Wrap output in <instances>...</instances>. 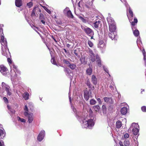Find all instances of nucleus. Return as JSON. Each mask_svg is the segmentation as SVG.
Segmentation results:
<instances>
[{
  "label": "nucleus",
  "instance_id": "45",
  "mask_svg": "<svg viewBox=\"0 0 146 146\" xmlns=\"http://www.w3.org/2000/svg\"><path fill=\"white\" fill-rule=\"evenodd\" d=\"M141 109L143 112H146V107L145 106H143L141 108Z\"/></svg>",
  "mask_w": 146,
  "mask_h": 146
},
{
  "label": "nucleus",
  "instance_id": "48",
  "mask_svg": "<svg viewBox=\"0 0 146 146\" xmlns=\"http://www.w3.org/2000/svg\"><path fill=\"white\" fill-rule=\"evenodd\" d=\"M7 61L9 64H12V61L11 58H7Z\"/></svg>",
  "mask_w": 146,
  "mask_h": 146
},
{
  "label": "nucleus",
  "instance_id": "4",
  "mask_svg": "<svg viewBox=\"0 0 146 146\" xmlns=\"http://www.w3.org/2000/svg\"><path fill=\"white\" fill-rule=\"evenodd\" d=\"M83 124L84 127L86 128H89L92 127L94 125L93 120L90 119L85 122L83 121Z\"/></svg>",
  "mask_w": 146,
  "mask_h": 146
},
{
  "label": "nucleus",
  "instance_id": "34",
  "mask_svg": "<svg viewBox=\"0 0 146 146\" xmlns=\"http://www.w3.org/2000/svg\"><path fill=\"white\" fill-rule=\"evenodd\" d=\"M36 10V7H35L31 13V16H34L35 15V12Z\"/></svg>",
  "mask_w": 146,
  "mask_h": 146
},
{
  "label": "nucleus",
  "instance_id": "36",
  "mask_svg": "<svg viewBox=\"0 0 146 146\" xmlns=\"http://www.w3.org/2000/svg\"><path fill=\"white\" fill-rule=\"evenodd\" d=\"M104 99L105 102L108 103L111 99V98L108 97H104Z\"/></svg>",
  "mask_w": 146,
  "mask_h": 146
},
{
  "label": "nucleus",
  "instance_id": "41",
  "mask_svg": "<svg viewBox=\"0 0 146 146\" xmlns=\"http://www.w3.org/2000/svg\"><path fill=\"white\" fill-rule=\"evenodd\" d=\"M18 118L19 119V120L21 122L24 123L25 122L26 120L25 119L23 118H21L19 117H18Z\"/></svg>",
  "mask_w": 146,
  "mask_h": 146
},
{
  "label": "nucleus",
  "instance_id": "18",
  "mask_svg": "<svg viewBox=\"0 0 146 146\" xmlns=\"http://www.w3.org/2000/svg\"><path fill=\"white\" fill-rule=\"evenodd\" d=\"M133 134L134 135H136L139 132V130L136 127H134L132 130Z\"/></svg>",
  "mask_w": 146,
  "mask_h": 146
},
{
  "label": "nucleus",
  "instance_id": "64",
  "mask_svg": "<svg viewBox=\"0 0 146 146\" xmlns=\"http://www.w3.org/2000/svg\"><path fill=\"white\" fill-rule=\"evenodd\" d=\"M119 145H120V146H121V145H123V143H122V142H119Z\"/></svg>",
  "mask_w": 146,
  "mask_h": 146
},
{
  "label": "nucleus",
  "instance_id": "3",
  "mask_svg": "<svg viewBox=\"0 0 146 146\" xmlns=\"http://www.w3.org/2000/svg\"><path fill=\"white\" fill-rule=\"evenodd\" d=\"M0 72L3 75L5 76H8L9 74L8 69L3 65L0 66Z\"/></svg>",
  "mask_w": 146,
  "mask_h": 146
},
{
  "label": "nucleus",
  "instance_id": "20",
  "mask_svg": "<svg viewBox=\"0 0 146 146\" xmlns=\"http://www.w3.org/2000/svg\"><path fill=\"white\" fill-rule=\"evenodd\" d=\"M24 110L25 111L24 112V115L25 116H27L28 115L29 113L28 112L29 111L28 107L26 105L25 106Z\"/></svg>",
  "mask_w": 146,
  "mask_h": 146
},
{
  "label": "nucleus",
  "instance_id": "31",
  "mask_svg": "<svg viewBox=\"0 0 146 146\" xmlns=\"http://www.w3.org/2000/svg\"><path fill=\"white\" fill-rule=\"evenodd\" d=\"M90 104L91 105H94L96 103V101L94 99H91L90 101Z\"/></svg>",
  "mask_w": 146,
  "mask_h": 146
},
{
  "label": "nucleus",
  "instance_id": "22",
  "mask_svg": "<svg viewBox=\"0 0 146 146\" xmlns=\"http://www.w3.org/2000/svg\"><path fill=\"white\" fill-rule=\"evenodd\" d=\"M93 108L96 112L98 111L100 109V108L98 105L94 106H93Z\"/></svg>",
  "mask_w": 146,
  "mask_h": 146
},
{
  "label": "nucleus",
  "instance_id": "15",
  "mask_svg": "<svg viewBox=\"0 0 146 146\" xmlns=\"http://www.w3.org/2000/svg\"><path fill=\"white\" fill-rule=\"evenodd\" d=\"M127 108L125 107L122 108L121 110V112L123 115L125 114L127 112Z\"/></svg>",
  "mask_w": 146,
  "mask_h": 146
},
{
  "label": "nucleus",
  "instance_id": "56",
  "mask_svg": "<svg viewBox=\"0 0 146 146\" xmlns=\"http://www.w3.org/2000/svg\"><path fill=\"white\" fill-rule=\"evenodd\" d=\"M99 44H103V43H104V42L102 40H100L99 41Z\"/></svg>",
  "mask_w": 146,
  "mask_h": 146
},
{
  "label": "nucleus",
  "instance_id": "7",
  "mask_svg": "<svg viewBox=\"0 0 146 146\" xmlns=\"http://www.w3.org/2000/svg\"><path fill=\"white\" fill-rule=\"evenodd\" d=\"M29 122V123H31L34 119V117L33 114L30 112L28 115L27 116Z\"/></svg>",
  "mask_w": 146,
  "mask_h": 146
},
{
  "label": "nucleus",
  "instance_id": "16",
  "mask_svg": "<svg viewBox=\"0 0 146 146\" xmlns=\"http://www.w3.org/2000/svg\"><path fill=\"white\" fill-rule=\"evenodd\" d=\"M66 16L68 17L71 19H73L74 18L73 15L71 11L70 10L67 11L66 13Z\"/></svg>",
  "mask_w": 146,
  "mask_h": 146
},
{
  "label": "nucleus",
  "instance_id": "63",
  "mask_svg": "<svg viewBox=\"0 0 146 146\" xmlns=\"http://www.w3.org/2000/svg\"><path fill=\"white\" fill-rule=\"evenodd\" d=\"M63 50H64V52L66 53H67V50H66L65 49V48H64L63 49Z\"/></svg>",
  "mask_w": 146,
  "mask_h": 146
},
{
  "label": "nucleus",
  "instance_id": "24",
  "mask_svg": "<svg viewBox=\"0 0 146 146\" xmlns=\"http://www.w3.org/2000/svg\"><path fill=\"white\" fill-rule=\"evenodd\" d=\"M68 67L72 70H74L76 68V66L75 64L70 63Z\"/></svg>",
  "mask_w": 146,
  "mask_h": 146
},
{
  "label": "nucleus",
  "instance_id": "33",
  "mask_svg": "<svg viewBox=\"0 0 146 146\" xmlns=\"http://www.w3.org/2000/svg\"><path fill=\"white\" fill-rule=\"evenodd\" d=\"M90 60L92 62H94L95 61V55H90Z\"/></svg>",
  "mask_w": 146,
  "mask_h": 146
},
{
  "label": "nucleus",
  "instance_id": "28",
  "mask_svg": "<svg viewBox=\"0 0 146 146\" xmlns=\"http://www.w3.org/2000/svg\"><path fill=\"white\" fill-rule=\"evenodd\" d=\"M84 97L85 100L86 101L88 100L89 98V94L88 93H84Z\"/></svg>",
  "mask_w": 146,
  "mask_h": 146
},
{
  "label": "nucleus",
  "instance_id": "42",
  "mask_svg": "<svg viewBox=\"0 0 146 146\" xmlns=\"http://www.w3.org/2000/svg\"><path fill=\"white\" fill-rule=\"evenodd\" d=\"M89 115L91 117H93V112L91 108L89 109Z\"/></svg>",
  "mask_w": 146,
  "mask_h": 146
},
{
  "label": "nucleus",
  "instance_id": "11",
  "mask_svg": "<svg viewBox=\"0 0 146 146\" xmlns=\"http://www.w3.org/2000/svg\"><path fill=\"white\" fill-rule=\"evenodd\" d=\"M85 32L88 34H92L93 33L92 30L90 28L87 27L84 29Z\"/></svg>",
  "mask_w": 146,
  "mask_h": 146
},
{
  "label": "nucleus",
  "instance_id": "51",
  "mask_svg": "<svg viewBox=\"0 0 146 146\" xmlns=\"http://www.w3.org/2000/svg\"><path fill=\"white\" fill-rule=\"evenodd\" d=\"M40 18L41 19H42L44 18V16L42 14L40 13L39 16Z\"/></svg>",
  "mask_w": 146,
  "mask_h": 146
},
{
  "label": "nucleus",
  "instance_id": "49",
  "mask_svg": "<svg viewBox=\"0 0 146 146\" xmlns=\"http://www.w3.org/2000/svg\"><path fill=\"white\" fill-rule=\"evenodd\" d=\"M97 101L98 102L99 104L101 105L102 104V102L101 101V99L100 98H98L97 99Z\"/></svg>",
  "mask_w": 146,
  "mask_h": 146
},
{
  "label": "nucleus",
  "instance_id": "14",
  "mask_svg": "<svg viewBox=\"0 0 146 146\" xmlns=\"http://www.w3.org/2000/svg\"><path fill=\"white\" fill-rule=\"evenodd\" d=\"M5 133L4 130L0 129V137L1 139H3L5 136Z\"/></svg>",
  "mask_w": 146,
  "mask_h": 146
},
{
  "label": "nucleus",
  "instance_id": "1",
  "mask_svg": "<svg viewBox=\"0 0 146 146\" xmlns=\"http://www.w3.org/2000/svg\"><path fill=\"white\" fill-rule=\"evenodd\" d=\"M1 43L2 45L1 48L2 54L7 58L8 55L10 54V53L7 48V41L5 40L4 42H2Z\"/></svg>",
  "mask_w": 146,
  "mask_h": 146
},
{
  "label": "nucleus",
  "instance_id": "52",
  "mask_svg": "<svg viewBox=\"0 0 146 146\" xmlns=\"http://www.w3.org/2000/svg\"><path fill=\"white\" fill-rule=\"evenodd\" d=\"M124 138H127L129 137V134L127 133H125L124 135Z\"/></svg>",
  "mask_w": 146,
  "mask_h": 146
},
{
  "label": "nucleus",
  "instance_id": "61",
  "mask_svg": "<svg viewBox=\"0 0 146 146\" xmlns=\"http://www.w3.org/2000/svg\"><path fill=\"white\" fill-rule=\"evenodd\" d=\"M41 22H42V23L43 24H45V21H44L43 20H41Z\"/></svg>",
  "mask_w": 146,
  "mask_h": 146
},
{
  "label": "nucleus",
  "instance_id": "59",
  "mask_svg": "<svg viewBox=\"0 0 146 146\" xmlns=\"http://www.w3.org/2000/svg\"><path fill=\"white\" fill-rule=\"evenodd\" d=\"M13 68H14V69H17V68L16 66L14 64L13 65Z\"/></svg>",
  "mask_w": 146,
  "mask_h": 146
},
{
  "label": "nucleus",
  "instance_id": "8",
  "mask_svg": "<svg viewBox=\"0 0 146 146\" xmlns=\"http://www.w3.org/2000/svg\"><path fill=\"white\" fill-rule=\"evenodd\" d=\"M109 30L110 32H115L116 29L115 24L109 25Z\"/></svg>",
  "mask_w": 146,
  "mask_h": 146
},
{
  "label": "nucleus",
  "instance_id": "46",
  "mask_svg": "<svg viewBox=\"0 0 146 146\" xmlns=\"http://www.w3.org/2000/svg\"><path fill=\"white\" fill-rule=\"evenodd\" d=\"M89 52L90 54V55H94V53H93L92 50L90 49H89Z\"/></svg>",
  "mask_w": 146,
  "mask_h": 146
},
{
  "label": "nucleus",
  "instance_id": "43",
  "mask_svg": "<svg viewBox=\"0 0 146 146\" xmlns=\"http://www.w3.org/2000/svg\"><path fill=\"white\" fill-rule=\"evenodd\" d=\"M87 85L88 86V87L90 88H91L92 85H91V83L89 81H87L86 83Z\"/></svg>",
  "mask_w": 146,
  "mask_h": 146
},
{
  "label": "nucleus",
  "instance_id": "10",
  "mask_svg": "<svg viewBox=\"0 0 146 146\" xmlns=\"http://www.w3.org/2000/svg\"><path fill=\"white\" fill-rule=\"evenodd\" d=\"M91 80L94 84L96 85L97 84V79L95 75H92L91 78Z\"/></svg>",
  "mask_w": 146,
  "mask_h": 146
},
{
  "label": "nucleus",
  "instance_id": "60",
  "mask_svg": "<svg viewBox=\"0 0 146 146\" xmlns=\"http://www.w3.org/2000/svg\"><path fill=\"white\" fill-rule=\"evenodd\" d=\"M70 46V45L69 44H66V46L68 48H69Z\"/></svg>",
  "mask_w": 146,
  "mask_h": 146
},
{
  "label": "nucleus",
  "instance_id": "6",
  "mask_svg": "<svg viewBox=\"0 0 146 146\" xmlns=\"http://www.w3.org/2000/svg\"><path fill=\"white\" fill-rule=\"evenodd\" d=\"M45 132L44 130L41 131L39 133L37 137V140L39 141H41L44 138Z\"/></svg>",
  "mask_w": 146,
  "mask_h": 146
},
{
  "label": "nucleus",
  "instance_id": "5",
  "mask_svg": "<svg viewBox=\"0 0 146 146\" xmlns=\"http://www.w3.org/2000/svg\"><path fill=\"white\" fill-rule=\"evenodd\" d=\"M5 40L7 41L6 39L4 38L3 29L1 27H0V42L1 43L2 42H4Z\"/></svg>",
  "mask_w": 146,
  "mask_h": 146
},
{
  "label": "nucleus",
  "instance_id": "32",
  "mask_svg": "<svg viewBox=\"0 0 146 146\" xmlns=\"http://www.w3.org/2000/svg\"><path fill=\"white\" fill-rule=\"evenodd\" d=\"M64 71L68 74H69L70 73V70L67 68H65Z\"/></svg>",
  "mask_w": 146,
  "mask_h": 146
},
{
  "label": "nucleus",
  "instance_id": "53",
  "mask_svg": "<svg viewBox=\"0 0 146 146\" xmlns=\"http://www.w3.org/2000/svg\"><path fill=\"white\" fill-rule=\"evenodd\" d=\"M45 10L49 14H50L51 13V11L49 9L46 8V9H45Z\"/></svg>",
  "mask_w": 146,
  "mask_h": 146
},
{
  "label": "nucleus",
  "instance_id": "29",
  "mask_svg": "<svg viewBox=\"0 0 146 146\" xmlns=\"http://www.w3.org/2000/svg\"><path fill=\"white\" fill-rule=\"evenodd\" d=\"M79 50L78 49H75L74 51V53L78 57H80V56L78 55Z\"/></svg>",
  "mask_w": 146,
  "mask_h": 146
},
{
  "label": "nucleus",
  "instance_id": "17",
  "mask_svg": "<svg viewBox=\"0 0 146 146\" xmlns=\"http://www.w3.org/2000/svg\"><path fill=\"white\" fill-rule=\"evenodd\" d=\"M109 36L112 40H113L114 39L115 37V35L114 34V32H110L109 34Z\"/></svg>",
  "mask_w": 146,
  "mask_h": 146
},
{
  "label": "nucleus",
  "instance_id": "30",
  "mask_svg": "<svg viewBox=\"0 0 146 146\" xmlns=\"http://www.w3.org/2000/svg\"><path fill=\"white\" fill-rule=\"evenodd\" d=\"M63 63L66 64L68 67L69 65H70V62L67 60H66L65 59H64L63 60Z\"/></svg>",
  "mask_w": 146,
  "mask_h": 146
},
{
  "label": "nucleus",
  "instance_id": "54",
  "mask_svg": "<svg viewBox=\"0 0 146 146\" xmlns=\"http://www.w3.org/2000/svg\"><path fill=\"white\" fill-rule=\"evenodd\" d=\"M7 92V94L9 96H11V93L9 91V90Z\"/></svg>",
  "mask_w": 146,
  "mask_h": 146
},
{
  "label": "nucleus",
  "instance_id": "38",
  "mask_svg": "<svg viewBox=\"0 0 146 146\" xmlns=\"http://www.w3.org/2000/svg\"><path fill=\"white\" fill-rule=\"evenodd\" d=\"M27 5L28 6L29 8H30L33 6V3L32 2H30L27 3Z\"/></svg>",
  "mask_w": 146,
  "mask_h": 146
},
{
  "label": "nucleus",
  "instance_id": "62",
  "mask_svg": "<svg viewBox=\"0 0 146 146\" xmlns=\"http://www.w3.org/2000/svg\"><path fill=\"white\" fill-rule=\"evenodd\" d=\"M85 6L86 7H87L88 8H90V7L88 5H86Z\"/></svg>",
  "mask_w": 146,
  "mask_h": 146
},
{
  "label": "nucleus",
  "instance_id": "58",
  "mask_svg": "<svg viewBox=\"0 0 146 146\" xmlns=\"http://www.w3.org/2000/svg\"><path fill=\"white\" fill-rule=\"evenodd\" d=\"M52 38V39L54 40L56 42H57V41L55 39V38L53 36H51Z\"/></svg>",
  "mask_w": 146,
  "mask_h": 146
},
{
  "label": "nucleus",
  "instance_id": "40",
  "mask_svg": "<svg viewBox=\"0 0 146 146\" xmlns=\"http://www.w3.org/2000/svg\"><path fill=\"white\" fill-rule=\"evenodd\" d=\"M51 62L54 64L56 65V62L55 61V60L54 58H52L51 60Z\"/></svg>",
  "mask_w": 146,
  "mask_h": 146
},
{
  "label": "nucleus",
  "instance_id": "35",
  "mask_svg": "<svg viewBox=\"0 0 146 146\" xmlns=\"http://www.w3.org/2000/svg\"><path fill=\"white\" fill-rule=\"evenodd\" d=\"M123 143L125 146H129V142L128 140L125 141Z\"/></svg>",
  "mask_w": 146,
  "mask_h": 146
},
{
  "label": "nucleus",
  "instance_id": "9",
  "mask_svg": "<svg viewBox=\"0 0 146 146\" xmlns=\"http://www.w3.org/2000/svg\"><path fill=\"white\" fill-rule=\"evenodd\" d=\"M107 20L108 25L115 24V21L111 17H109L107 18Z\"/></svg>",
  "mask_w": 146,
  "mask_h": 146
},
{
  "label": "nucleus",
  "instance_id": "27",
  "mask_svg": "<svg viewBox=\"0 0 146 146\" xmlns=\"http://www.w3.org/2000/svg\"><path fill=\"white\" fill-rule=\"evenodd\" d=\"M92 72V69L91 68H88L86 70L87 74L89 75H91V74Z\"/></svg>",
  "mask_w": 146,
  "mask_h": 146
},
{
  "label": "nucleus",
  "instance_id": "2",
  "mask_svg": "<svg viewBox=\"0 0 146 146\" xmlns=\"http://www.w3.org/2000/svg\"><path fill=\"white\" fill-rule=\"evenodd\" d=\"M129 13L130 15V16L128 17V19L130 22L131 23V29L133 31V29H136V27H135V25H136L138 22V20L135 17L134 19V21H132L133 17V12L130 8H129Z\"/></svg>",
  "mask_w": 146,
  "mask_h": 146
},
{
  "label": "nucleus",
  "instance_id": "23",
  "mask_svg": "<svg viewBox=\"0 0 146 146\" xmlns=\"http://www.w3.org/2000/svg\"><path fill=\"white\" fill-rule=\"evenodd\" d=\"M142 52L144 56V60L145 61V65L146 66V56L145 55V52L144 49H143L142 50Z\"/></svg>",
  "mask_w": 146,
  "mask_h": 146
},
{
  "label": "nucleus",
  "instance_id": "21",
  "mask_svg": "<svg viewBox=\"0 0 146 146\" xmlns=\"http://www.w3.org/2000/svg\"><path fill=\"white\" fill-rule=\"evenodd\" d=\"M135 29L134 28L133 29ZM133 31V34L134 35L135 37H137L138 36L139 34V31L137 29H135V30Z\"/></svg>",
  "mask_w": 146,
  "mask_h": 146
},
{
  "label": "nucleus",
  "instance_id": "12",
  "mask_svg": "<svg viewBox=\"0 0 146 146\" xmlns=\"http://www.w3.org/2000/svg\"><path fill=\"white\" fill-rule=\"evenodd\" d=\"M101 21L100 20H98L96 21L94 23V26L95 28H97L99 27L100 26H101Z\"/></svg>",
  "mask_w": 146,
  "mask_h": 146
},
{
  "label": "nucleus",
  "instance_id": "55",
  "mask_svg": "<svg viewBox=\"0 0 146 146\" xmlns=\"http://www.w3.org/2000/svg\"><path fill=\"white\" fill-rule=\"evenodd\" d=\"M4 145V142L3 141L2 142L0 141V146H3Z\"/></svg>",
  "mask_w": 146,
  "mask_h": 146
},
{
  "label": "nucleus",
  "instance_id": "37",
  "mask_svg": "<svg viewBox=\"0 0 146 146\" xmlns=\"http://www.w3.org/2000/svg\"><path fill=\"white\" fill-rule=\"evenodd\" d=\"M88 43L90 47H92L93 46V44L91 41L88 40Z\"/></svg>",
  "mask_w": 146,
  "mask_h": 146
},
{
  "label": "nucleus",
  "instance_id": "39",
  "mask_svg": "<svg viewBox=\"0 0 146 146\" xmlns=\"http://www.w3.org/2000/svg\"><path fill=\"white\" fill-rule=\"evenodd\" d=\"M107 108L106 107L105 105H103L102 107V110L104 111H106Z\"/></svg>",
  "mask_w": 146,
  "mask_h": 146
},
{
  "label": "nucleus",
  "instance_id": "19",
  "mask_svg": "<svg viewBox=\"0 0 146 146\" xmlns=\"http://www.w3.org/2000/svg\"><path fill=\"white\" fill-rule=\"evenodd\" d=\"M122 124L121 121H118L116 123V126L117 128H120L122 126Z\"/></svg>",
  "mask_w": 146,
  "mask_h": 146
},
{
  "label": "nucleus",
  "instance_id": "26",
  "mask_svg": "<svg viewBox=\"0 0 146 146\" xmlns=\"http://www.w3.org/2000/svg\"><path fill=\"white\" fill-rule=\"evenodd\" d=\"M3 84H4L5 85V83H4L3 82L2 83V84L3 85V87L5 89V90L6 91V92L7 91H9V90H10V87L7 85H5V86H4L3 85Z\"/></svg>",
  "mask_w": 146,
  "mask_h": 146
},
{
  "label": "nucleus",
  "instance_id": "44",
  "mask_svg": "<svg viewBox=\"0 0 146 146\" xmlns=\"http://www.w3.org/2000/svg\"><path fill=\"white\" fill-rule=\"evenodd\" d=\"M97 62L98 65L100 66L101 67V60H97Z\"/></svg>",
  "mask_w": 146,
  "mask_h": 146
},
{
  "label": "nucleus",
  "instance_id": "25",
  "mask_svg": "<svg viewBox=\"0 0 146 146\" xmlns=\"http://www.w3.org/2000/svg\"><path fill=\"white\" fill-rule=\"evenodd\" d=\"M29 94L28 92L25 93L23 96V97L24 98L25 100H27L29 99Z\"/></svg>",
  "mask_w": 146,
  "mask_h": 146
},
{
  "label": "nucleus",
  "instance_id": "47",
  "mask_svg": "<svg viewBox=\"0 0 146 146\" xmlns=\"http://www.w3.org/2000/svg\"><path fill=\"white\" fill-rule=\"evenodd\" d=\"M3 99L5 102L7 103H8V101L7 98L4 97L3 98Z\"/></svg>",
  "mask_w": 146,
  "mask_h": 146
},
{
  "label": "nucleus",
  "instance_id": "13",
  "mask_svg": "<svg viewBox=\"0 0 146 146\" xmlns=\"http://www.w3.org/2000/svg\"><path fill=\"white\" fill-rule=\"evenodd\" d=\"M16 6L18 7H20L22 6V1L21 0H16L15 1Z\"/></svg>",
  "mask_w": 146,
  "mask_h": 146
},
{
  "label": "nucleus",
  "instance_id": "57",
  "mask_svg": "<svg viewBox=\"0 0 146 146\" xmlns=\"http://www.w3.org/2000/svg\"><path fill=\"white\" fill-rule=\"evenodd\" d=\"M104 70H105V71L107 73H108V72H109V70H108V69L107 68H104Z\"/></svg>",
  "mask_w": 146,
  "mask_h": 146
},
{
  "label": "nucleus",
  "instance_id": "50",
  "mask_svg": "<svg viewBox=\"0 0 146 146\" xmlns=\"http://www.w3.org/2000/svg\"><path fill=\"white\" fill-rule=\"evenodd\" d=\"M96 59L97 60H100V57H99V56L98 54H97L96 55Z\"/></svg>",
  "mask_w": 146,
  "mask_h": 146
}]
</instances>
